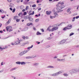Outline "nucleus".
<instances>
[{
  "label": "nucleus",
  "mask_w": 79,
  "mask_h": 79,
  "mask_svg": "<svg viewBox=\"0 0 79 79\" xmlns=\"http://www.w3.org/2000/svg\"><path fill=\"white\" fill-rule=\"evenodd\" d=\"M29 52V51L27 50H25L22 52H20L19 54V56H23V55L24 54L26 53L27 52Z\"/></svg>",
  "instance_id": "obj_1"
},
{
  "label": "nucleus",
  "mask_w": 79,
  "mask_h": 79,
  "mask_svg": "<svg viewBox=\"0 0 79 79\" xmlns=\"http://www.w3.org/2000/svg\"><path fill=\"white\" fill-rule=\"evenodd\" d=\"M6 29L7 31H8L9 32H11V31H13V29H12V27L11 26H8L6 27Z\"/></svg>",
  "instance_id": "obj_2"
},
{
  "label": "nucleus",
  "mask_w": 79,
  "mask_h": 79,
  "mask_svg": "<svg viewBox=\"0 0 79 79\" xmlns=\"http://www.w3.org/2000/svg\"><path fill=\"white\" fill-rule=\"evenodd\" d=\"M64 6L61 5V6H57L56 7V9L58 11L59 10H61V9H63V8H64Z\"/></svg>",
  "instance_id": "obj_3"
},
{
  "label": "nucleus",
  "mask_w": 79,
  "mask_h": 79,
  "mask_svg": "<svg viewBox=\"0 0 79 79\" xmlns=\"http://www.w3.org/2000/svg\"><path fill=\"white\" fill-rule=\"evenodd\" d=\"M69 72L71 74H73L74 73H77L76 69H73L70 70Z\"/></svg>",
  "instance_id": "obj_4"
},
{
  "label": "nucleus",
  "mask_w": 79,
  "mask_h": 79,
  "mask_svg": "<svg viewBox=\"0 0 79 79\" xmlns=\"http://www.w3.org/2000/svg\"><path fill=\"white\" fill-rule=\"evenodd\" d=\"M66 42V40H63L62 41L59 42L58 43V44L59 45H62V44H63L64 43H65Z\"/></svg>",
  "instance_id": "obj_5"
},
{
  "label": "nucleus",
  "mask_w": 79,
  "mask_h": 79,
  "mask_svg": "<svg viewBox=\"0 0 79 79\" xmlns=\"http://www.w3.org/2000/svg\"><path fill=\"white\" fill-rule=\"evenodd\" d=\"M20 42L21 40H18L15 42L14 44H15V45H18V44H20Z\"/></svg>",
  "instance_id": "obj_6"
},
{
  "label": "nucleus",
  "mask_w": 79,
  "mask_h": 79,
  "mask_svg": "<svg viewBox=\"0 0 79 79\" xmlns=\"http://www.w3.org/2000/svg\"><path fill=\"white\" fill-rule=\"evenodd\" d=\"M58 27H54L51 29L52 32H53V31H56V30H58Z\"/></svg>",
  "instance_id": "obj_7"
},
{
  "label": "nucleus",
  "mask_w": 79,
  "mask_h": 79,
  "mask_svg": "<svg viewBox=\"0 0 79 79\" xmlns=\"http://www.w3.org/2000/svg\"><path fill=\"white\" fill-rule=\"evenodd\" d=\"M62 71H59L56 73H55L56 74V76H58L59 74H61L62 73Z\"/></svg>",
  "instance_id": "obj_8"
},
{
  "label": "nucleus",
  "mask_w": 79,
  "mask_h": 79,
  "mask_svg": "<svg viewBox=\"0 0 79 79\" xmlns=\"http://www.w3.org/2000/svg\"><path fill=\"white\" fill-rule=\"evenodd\" d=\"M52 11H47L46 13L48 15H50L52 13Z\"/></svg>",
  "instance_id": "obj_9"
},
{
  "label": "nucleus",
  "mask_w": 79,
  "mask_h": 79,
  "mask_svg": "<svg viewBox=\"0 0 79 79\" xmlns=\"http://www.w3.org/2000/svg\"><path fill=\"white\" fill-rule=\"evenodd\" d=\"M54 17H55V18H56V17H58V14L56 13V12H54Z\"/></svg>",
  "instance_id": "obj_10"
},
{
  "label": "nucleus",
  "mask_w": 79,
  "mask_h": 79,
  "mask_svg": "<svg viewBox=\"0 0 79 79\" xmlns=\"http://www.w3.org/2000/svg\"><path fill=\"white\" fill-rule=\"evenodd\" d=\"M67 27L68 28V29H70L72 28V25H69Z\"/></svg>",
  "instance_id": "obj_11"
},
{
  "label": "nucleus",
  "mask_w": 79,
  "mask_h": 79,
  "mask_svg": "<svg viewBox=\"0 0 79 79\" xmlns=\"http://www.w3.org/2000/svg\"><path fill=\"white\" fill-rule=\"evenodd\" d=\"M33 65H34V66H38V65H39V63H33L32 64Z\"/></svg>",
  "instance_id": "obj_12"
},
{
  "label": "nucleus",
  "mask_w": 79,
  "mask_h": 79,
  "mask_svg": "<svg viewBox=\"0 0 79 79\" xmlns=\"http://www.w3.org/2000/svg\"><path fill=\"white\" fill-rule=\"evenodd\" d=\"M33 47V45H32L31 46L28 47L27 48L28 51H29L31 50V48H32Z\"/></svg>",
  "instance_id": "obj_13"
},
{
  "label": "nucleus",
  "mask_w": 79,
  "mask_h": 79,
  "mask_svg": "<svg viewBox=\"0 0 79 79\" xmlns=\"http://www.w3.org/2000/svg\"><path fill=\"white\" fill-rule=\"evenodd\" d=\"M34 58V57H33V56H27L26 57V59H29L30 58Z\"/></svg>",
  "instance_id": "obj_14"
},
{
  "label": "nucleus",
  "mask_w": 79,
  "mask_h": 79,
  "mask_svg": "<svg viewBox=\"0 0 79 79\" xmlns=\"http://www.w3.org/2000/svg\"><path fill=\"white\" fill-rule=\"evenodd\" d=\"M47 68H54V67L52 66L49 65L47 67Z\"/></svg>",
  "instance_id": "obj_15"
},
{
  "label": "nucleus",
  "mask_w": 79,
  "mask_h": 79,
  "mask_svg": "<svg viewBox=\"0 0 79 79\" xmlns=\"http://www.w3.org/2000/svg\"><path fill=\"white\" fill-rule=\"evenodd\" d=\"M26 64V63L25 62L22 61V62H21V65H25Z\"/></svg>",
  "instance_id": "obj_16"
},
{
  "label": "nucleus",
  "mask_w": 79,
  "mask_h": 79,
  "mask_svg": "<svg viewBox=\"0 0 79 79\" xmlns=\"http://www.w3.org/2000/svg\"><path fill=\"white\" fill-rule=\"evenodd\" d=\"M50 18L51 19H53L55 18V17L54 16H52V15H50Z\"/></svg>",
  "instance_id": "obj_17"
},
{
  "label": "nucleus",
  "mask_w": 79,
  "mask_h": 79,
  "mask_svg": "<svg viewBox=\"0 0 79 79\" xmlns=\"http://www.w3.org/2000/svg\"><path fill=\"white\" fill-rule=\"evenodd\" d=\"M29 20V21H32V20H33V19L31 17H28Z\"/></svg>",
  "instance_id": "obj_18"
},
{
  "label": "nucleus",
  "mask_w": 79,
  "mask_h": 79,
  "mask_svg": "<svg viewBox=\"0 0 79 79\" xmlns=\"http://www.w3.org/2000/svg\"><path fill=\"white\" fill-rule=\"evenodd\" d=\"M58 5H60H60H64V3L63 2H58Z\"/></svg>",
  "instance_id": "obj_19"
},
{
  "label": "nucleus",
  "mask_w": 79,
  "mask_h": 79,
  "mask_svg": "<svg viewBox=\"0 0 79 79\" xmlns=\"http://www.w3.org/2000/svg\"><path fill=\"white\" fill-rule=\"evenodd\" d=\"M7 48H8V47L7 46H6L5 47L2 48V49H1V50H3L4 49H6Z\"/></svg>",
  "instance_id": "obj_20"
},
{
  "label": "nucleus",
  "mask_w": 79,
  "mask_h": 79,
  "mask_svg": "<svg viewBox=\"0 0 79 79\" xmlns=\"http://www.w3.org/2000/svg\"><path fill=\"white\" fill-rule=\"evenodd\" d=\"M57 61H59V62H61V59L57 58Z\"/></svg>",
  "instance_id": "obj_21"
},
{
  "label": "nucleus",
  "mask_w": 79,
  "mask_h": 79,
  "mask_svg": "<svg viewBox=\"0 0 79 79\" xmlns=\"http://www.w3.org/2000/svg\"><path fill=\"white\" fill-rule=\"evenodd\" d=\"M50 27H49L48 28L47 31H51L52 32V29L51 30L50 29Z\"/></svg>",
  "instance_id": "obj_22"
},
{
  "label": "nucleus",
  "mask_w": 79,
  "mask_h": 79,
  "mask_svg": "<svg viewBox=\"0 0 79 79\" xmlns=\"http://www.w3.org/2000/svg\"><path fill=\"white\" fill-rule=\"evenodd\" d=\"M15 69H16V68H13V69H11L10 71H13V70H15Z\"/></svg>",
  "instance_id": "obj_23"
},
{
  "label": "nucleus",
  "mask_w": 79,
  "mask_h": 79,
  "mask_svg": "<svg viewBox=\"0 0 79 79\" xmlns=\"http://www.w3.org/2000/svg\"><path fill=\"white\" fill-rule=\"evenodd\" d=\"M63 75L64 76H65L66 77H67L68 76V74L66 73H64L63 74Z\"/></svg>",
  "instance_id": "obj_24"
},
{
  "label": "nucleus",
  "mask_w": 79,
  "mask_h": 79,
  "mask_svg": "<svg viewBox=\"0 0 79 79\" xmlns=\"http://www.w3.org/2000/svg\"><path fill=\"white\" fill-rule=\"evenodd\" d=\"M0 13H4V10L2 9L0 10Z\"/></svg>",
  "instance_id": "obj_25"
},
{
  "label": "nucleus",
  "mask_w": 79,
  "mask_h": 79,
  "mask_svg": "<svg viewBox=\"0 0 79 79\" xmlns=\"http://www.w3.org/2000/svg\"><path fill=\"white\" fill-rule=\"evenodd\" d=\"M9 37H10V36H9L6 38H2V40H5V39H8V38H9Z\"/></svg>",
  "instance_id": "obj_26"
},
{
  "label": "nucleus",
  "mask_w": 79,
  "mask_h": 79,
  "mask_svg": "<svg viewBox=\"0 0 79 79\" xmlns=\"http://www.w3.org/2000/svg\"><path fill=\"white\" fill-rule=\"evenodd\" d=\"M71 8H69L67 10V13H69V12L70 10H71Z\"/></svg>",
  "instance_id": "obj_27"
},
{
  "label": "nucleus",
  "mask_w": 79,
  "mask_h": 79,
  "mask_svg": "<svg viewBox=\"0 0 79 79\" xmlns=\"http://www.w3.org/2000/svg\"><path fill=\"white\" fill-rule=\"evenodd\" d=\"M16 64H21V62L20 61H17L16 62Z\"/></svg>",
  "instance_id": "obj_28"
},
{
  "label": "nucleus",
  "mask_w": 79,
  "mask_h": 79,
  "mask_svg": "<svg viewBox=\"0 0 79 79\" xmlns=\"http://www.w3.org/2000/svg\"><path fill=\"white\" fill-rule=\"evenodd\" d=\"M75 19H76V17H74L72 19V22H74V21H75Z\"/></svg>",
  "instance_id": "obj_29"
},
{
  "label": "nucleus",
  "mask_w": 79,
  "mask_h": 79,
  "mask_svg": "<svg viewBox=\"0 0 79 79\" xmlns=\"http://www.w3.org/2000/svg\"><path fill=\"white\" fill-rule=\"evenodd\" d=\"M34 11H33L32 13H30L29 14V15L30 16L31 15H34Z\"/></svg>",
  "instance_id": "obj_30"
},
{
  "label": "nucleus",
  "mask_w": 79,
  "mask_h": 79,
  "mask_svg": "<svg viewBox=\"0 0 79 79\" xmlns=\"http://www.w3.org/2000/svg\"><path fill=\"white\" fill-rule=\"evenodd\" d=\"M74 33L72 32L70 34L69 36H72L73 35H74Z\"/></svg>",
  "instance_id": "obj_31"
},
{
  "label": "nucleus",
  "mask_w": 79,
  "mask_h": 79,
  "mask_svg": "<svg viewBox=\"0 0 79 79\" xmlns=\"http://www.w3.org/2000/svg\"><path fill=\"white\" fill-rule=\"evenodd\" d=\"M65 61V59H61V62H64Z\"/></svg>",
  "instance_id": "obj_32"
},
{
  "label": "nucleus",
  "mask_w": 79,
  "mask_h": 79,
  "mask_svg": "<svg viewBox=\"0 0 79 79\" xmlns=\"http://www.w3.org/2000/svg\"><path fill=\"white\" fill-rule=\"evenodd\" d=\"M36 34L37 35H41V34H42V33L39 32V31H37Z\"/></svg>",
  "instance_id": "obj_33"
},
{
  "label": "nucleus",
  "mask_w": 79,
  "mask_h": 79,
  "mask_svg": "<svg viewBox=\"0 0 79 79\" xmlns=\"http://www.w3.org/2000/svg\"><path fill=\"white\" fill-rule=\"evenodd\" d=\"M24 18L25 19H27L29 18V16H27L24 17Z\"/></svg>",
  "instance_id": "obj_34"
},
{
  "label": "nucleus",
  "mask_w": 79,
  "mask_h": 79,
  "mask_svg": "<svg viewBox=\"0 0 79 79\" xmlns=\"http://www.w3.org/2000/svg\"><path fill=\"white\" fill-rule=\"evenodd\" d=\"M67 29H68L67 27H65L63 28V30L64 31H66V30H67Z\"/></svg>",
  "instance_id": "obj_35"
},
{
  "label": "nucleus",
  "mask_w": 79,
  "mask_h": 79,
  "mask_svg": "<svg viewBox=\"0 0 79 79\" xmlns=\"http://www.w3.org/2000/svg\"><path fill=\"white\" fill-rule=\"evenodd\" d=\"M13 4L11 3H10V5H9V7H12V6H13Z\"/></svg>",
  "instance_id": "obj_36"
},
{
  "label": "nucleus",
  "mask_w": 79,
  "mask_h": 79,
  "mask_svg": "<svg viewBox=\"0 0 79 79\" xmlns=\"http://www.w3.org/2000/svg\"><path fill=\"white\" fill-rule=\"evenodd\" d=\"M18 16H15L14 18V19H18Z\"/></svg>",
  "instance_id": "obj_37"
},
{
  "label": "nucleus",
  "mask_w": 79,
  "mask_h": 79,
  "mask_svg": "<svg viewBox=\"0 0 79 79\" xmlns=\"http://www.w3.org/2000/svg\"><path fill=\"white\" fill-rule=\"evenodd\" d=\"M39 19H37L35 20V22L37 23V22H39Z\"/></svg>",
  "instance_id": "obj_38"
},
{
  "label": "nucleus",
  "mask_w": 79,
  "mask_h": 79,
  "mask_svg": "<svg viewBox=\"0 0 79 79\" xmlns=\"http://www.w3.org/2000/svg\"><path fill=\"white\" fill-rule=\"evenodd\" d=\"M29 9V6H26V8H25L26 10H27Z\"/></svg>",
  "instance_id": "obj_39"
},
{
  "label": "nucleus",
  "mask_w": 79,
  "mask_h": 79,
  "mask_svg": "<svg viewBox=\"0 0 79 79\" xmlns=\"http://www.w3.org/2000/svg\"><path fill=\"white\" fill-rule=\"evenodd\" d=\"M76 72H79V68H78L77 69H76Z\"/></svg>",
  "instance_id": "obj_40"
},
{
  "label": "nucleus",
  "mask_w": 79,
  "mask_h": 79,
  "mask_svg": "<svg viewBox=\"0 0 79 79\" xmlns=\"http://www.w3.org/2000/svg\"><path fill=\"white\" fill-rule=\"evenodd\" d=\"M28 30V27H26L25 28V30H23V31H27Z\"/></svg>",
  "instance_id": "obj_41"
},
{
  "label": "nucleus",
  "mask_w": 79,
  "mask_h": 79,
  "mask_svg": "<svg viewBox=\"0 0 79 79\" xmlns=\"http://www.w3.org/2000/svg\"><path fill=\"white\" fill-rule=\"evenodd\" d=\"M15 10H16V9L15 8H14L12 11V12L15 13Z\"/></svg>",
  "instance_id": "obj_42"
},
{
  "label": "nucleus",
  "mask_w": 79,
  "mask_h": 79,
  "mask_svg": "<svg viewBox=\"0 0 79 79\" xmlns=\"http://www.w3.org/2000/svg\"><path fill=\"white\" fill-rule=\"evenodd\" d=\"M11 18L8 21V22H9V23H10V22H11Z\"/></svg>",
  "instance_id": "obj_43"
},
{
  "label": "nucleus",
  "mask_w": 79,
  "mask_h": 79,
  "mask_svg": "<svg viewBox=\"0 0 79 79\" xmlns=\"http://www.w3.org/2000/svg\"><path fill=\"white\" fill-rule=\"evenodd\" d=\"M52 76H56V74L55 73L52 74Z\"/></svg>",
  "instance_id": "obj_44"
},
{
  "label": "nucleus",
  "mask_w": 79,
  "mask_h": 79,
  "mask_svg": "<svg viewBox=\"0 0 79 79\" xmlns=\"http://www.w3.org/2000/svg\"><path fill=\"white\" fill-rule=\"evenodd\" d=\"M22 15V12H20L19 14L18 15L19 16H20V15Z\"/></svg>",
  "instance_id": "obj_45"
},
{
  "label": "nucleus",
  "mask_w": 79,
  "mask_h": 79,
  "mask_svg": "<svg viewBox=\"0 0 79 79\" xmlns=\"http://www.w3.org/2000/svg\"><path fill=\"white\" fill-rule=\"evenodd\" d=\"M36 6V5L35 4H34L33 5H32V7H35Z\"/></svg>",
  "instance_id": "obj_46"
},
{
  "label": "nucleus",
  "mask_w": 79,
  "mask_h": 79,
  "mask_svg": "<svg viewBox=\"0 0 79 79\" xmlns=\"http://www.w3.org/2000/svg\"><path fill=\"white\" fill-rule=\"evenodd\" d=\"M22 37L23 39H26V37H25V36H22Z\"/></svg>",
  "instance_id": "obj_47"
},
{
  "label": "nucleus",
  "mask_w": 79,
  "mask_h": 79,
  "mask_svg": "<svg viewBox=\"0 0 79 79\" xmlns=\"http://www.w3.org/2000/svg\"><path fill=\"white\" fill-rule=\"evenodd\" d=\"M20 21V19H16V21L17 22H19Z\"/></svg>",
  "instance_id": "obj_48"
},
{
  "label": "nucleus",
  "mask_w": 79,
  "mask_h": 79,
  "mask_svg": "<svg viewBox=\"0 0 79 79\" xmlns=\"http://www.w3.org/2000/svg\"><path fill=\"white\" fill-rule=\"evenodd\" d=\"M33 29L34 31H36V28H35V27H33Z\"/></svg>",
  "instance_id": "obj_49"
},
{
  "label": "nucleus",
  "mask_w": 79,
  "mask_h": 79,
  "mask_svg": "<svg viewBox=\"0 0 79 79\" xmlns=\"http://www.w3.org/2000/svg\"><path fill=\"white\" fill-rule=\"evenodd\" d=\"M47 39H48V40H51V39H52V38L51 37L48 38Z\"/></svg>",
  "instance_id": "obj_50"
},
{
  "label": "nucleus",
  "mask_w": 79,
  "mask_h": 79,
  "mask_svg": "<svg viewBox=\"0 0 79 79\" xmlns=\"http://www.w3.org/2000/svg\"><path fill=\"white\" fill-rule=\"evenodd\" d=\"M4 71V70L2 69L1 71H0V73H3V72Z\"/></svg>",
  "instance_id": "obj_51"
},
{
  "label": "nucleus",
  "mask_w": 79,
  "mask_h": 79,
  "mask_svg": "<svg viewBox=\"0 0 79 79\" xmlns=\"http://www.w3.org/2000/svg\"><path fill=\"white\" fill-rule=\"evenodd\" d=\"M25 44H29V42H25Z\"/></svg>",
  "instance_id": "obj_52"
},
{
  "label": "nucleus",
  "mask_w": 79,
  "mask_h": 79,
  "mask_svg": "<svg viewBox=\"0 0 79 79\" xmlns=\"http://www.w3.org/2000/svg\"><path fill=\"white\" fill-rule=\"evenodd\" d=\"M26 14H27V13L26 12H24V15H26Z\"/></svg>",
  "instance_id": "obj_53"
},
{
  "label": "nucleus",
  "mask_w": 79,
  "mask_h": 79,
  "mask_svg": "<svg viewBox=\"0 0 79 79\" xmlns=\"http://www.w3.org/2000/svg\"><path fill=\"white\" fill-rule=\"evenodd\" d=\"M1 66H3V62H2L1 63Z\"/></svg>",
  "instance_id": "obj_54"
},
{
  "label": "nucleus",
  "mask_w": 79,
  "mask_h": 79,
  "mask_svg": "<svg viewBox=\"0 0 79 79\" xmlns=\"http://www.w3.org/2000/svg\"><path fill=\"white\" fill-rule=\"evenodd\" d=\"M54 59H55V58H57V56H55L53 57Z\"/></svg>",
  "instance_id": "obj_55"
},
{
  "label": "nucleus",
  "mask_w": 79,
  "mask_h": 79,
  "mask_svg": "<svg viewBox=\"0 0 79 79\" xmlns=\"http://www.w3.org/2000/svg\"><path fill=\"white\" fill-rule=\"evenodd\" d=\"M7 2H11V0H7Z\"/></svg>",
  "instance_id": "obj_56"
},
{
  "label": "nucleus",
  "mask_w": 79,
  "mask_h": 79,
  "mask_svg": "<svg viewBox=\"0 0 79 79\" xmlns=\"http://www.w3.org/2000/svg\"><path fill=\"white\" fill-rule=\"evenodd\" d=\"M79 18V16H78L76 17L75 18H76V19H78V18Z\"/></svg>",
  "instance_id": "obj_57"
},
{
  "label": "nucleus",
  "mask_w": 79,
  "mask_h": 79,
  "mask_svg": "<svg viewBox=\"0 0 79 79\" xmlns=\"http://www.w3.org/2000/svg\"><path fill=\"white\" fill-rule=\"evenodd\" d=\"M42 32H44V29H41Z\"/></svg>",
  "instance_id": "obj_58"
},
{
  "label": "nucleus",
  "mask_w": 79,
  "mask_h": 79,
  "mask_svg": "<svg viewBox=\"0 0 79 79\" xmlns=\"http://www.w3.org/2000/svg\"><path fill=\"white\" fill-rule=\"evenodd\" d=\"M27 26H30V23H27Z\"/></svg>",
  "instance_id": "obj_59"
},
{
  "label": "nucleus",
  "mask_w": 79,
  "mask_h": 79,
  "mask_svg": "<svg viewBox=\"0 0 79 79\" xmlns=\"http://www.w3.org/2000/svg\"><path fill=\"white\" fill-rule=\"evenodd\" d=\"M10 10L11 11H12L13 10V9L10 7Z\"/></svg>",
  "instance_id": "obj_60"
},
{
  "label": "nucleus",
  "mask_w": 79,
  "mask_h": 79,
  "mask_svg": "<svg viewBox=\"0 0 79 79\" xmlns=\"http://www.w3.org/2000/svg\"><path fill=\"white\" fill-rule=\"evenodd\" d=\"M19 2H20L19 0H17V3H19Z\"/></svg>",
  "instance_id": "obj_61"
},
{
  "label": "nucleus",
  "mask_w": 79,
  "mask_h": 79,
  "mask_svg": "<svg viewBox=\"0 0 79 79\" xmlns=\"http://www.w3.org/2000/svg\"><path fill=\"white\" fill-rule=\"evenodd\" d=\"M26 11V10H25V9H23V10H22V11L24 12V11Z\"/></svg>",
  "instance_id": "obj_62"
},
{
  "label": "nucleus",
  "mask_w": 79,
  "mask_h": 79,
  "mask_svg": "<svg viewBox=\"0 0 79 79\" xmlns=\"http://www.w3.org/2000/svg\"><path fill=\"white\" fill-rule=\"evenodd\" d=\"M6 24H10V23L9 22H7L6 23Z\"/></svg>",
  "instance_id": "obj_63"
},
{
  "label": "nucleus",
  "mask_w": 79,
  "mask_h": 79,
  "mask_svg": "<svg viewBox=\"0 0 79 79\" xmlns=\"http://www.w3.org/2000/svg\"><path fill=\"white\" fill-rule=\"evenodd\" d=\"M0 33H3V31H0Z\"/></svg>",
  "instance_id": "obj_64"
}]
</instances>
